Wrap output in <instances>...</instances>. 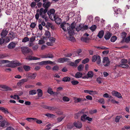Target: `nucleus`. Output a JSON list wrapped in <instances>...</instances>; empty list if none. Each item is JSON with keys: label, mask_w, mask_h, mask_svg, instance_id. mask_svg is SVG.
Here are the masks:
<instances>
[{"label": "nucleus", "mask_w": 130, "mask_h": 130, "mask_svg": "<svg viewBox=\"0 0 130 130\" xmlns=\"http://www.w3.org/2000/svg\"><path fill=\"white\" fill-rule=\"evenodd\" d=\"M59 69V67L57 66H54L52 68L53 70L58 71Z\"/></svg>", "instance_id": "e2e57ef3"}, {"label": "nucleus", "mask_w": 130, "mask_h": 130, "mask_svg": "<svg viewBox=\"0 0 130 130\" xmlns=\"http://www.w3.org/2000/svg\"><path fill=\"white\" fill-rule=\"evenodd\" d=\"M38 95L39 97H41L43 95V91L41 89H39L37 90Z\"/></svg>", "instance_id": "393cba45"}, {"label": "nucleus", "mask_w": 130, "mask_h": 130, "mask_svg": "<svg viewBox=\"0 0 130 130\" xmlns=\"http://www.w3.org/2000/svg\"><path fill=\"white\" fill-rule=\"evenodd\" d=\"M89 61V59L88 58H86L85 59H84L82 61V63L83 64H85L88 62Z\"/></svg>", "instance_id": "09e8293b"}, {"label": "nucleus", "mask_w": 130, "mask_h": 130, "mask_svg": "<svg viewBox=\"0 0 130 130\" xmlns=\"http://www.w3.org/2000/svg\"><path fill=\"white\" fill-rule=\"evenodd\" d=\"M23 68L26 71H28L30 69V66H24Z\"/></svg>", "instance_id": "473e14b6"}, {"label": "nucleus", "mask_w": 130, "mask_h": 130, "mask_svg": "<svg viewBox=\"0 0 130 130\" xmlns=\"http://www.w3.org/2000/svg\"><path fill=\"white\" fill-rule=\"evenodd\" d=\"M102 62L103 63V65L105 67L109 66L110 63L109 59L108 57H106L103 58Z\"/></svg>", "instance_id": "39448f33"}, {"label": "nucleus", "mask_w": 130, "mask_h": 130, "mask_svg": "<svg viewBox=\"0 0 130 130\" xmlns=\"http://www.w3.org/2000/svg\"><path fill=\"white\" fill-rule=\"evenodd\" d=\"M11 68H14L17 66H20L21 65L20 63L16 62L14 61H11Z\"/></svg>", "instance_id": "2eb2a0df"}, {"label": "nucleus", "mask_w": 130, "mask_h": 130, "mask_svg": "<svg viewBox=\"0 0 130 130\" xmlns=\"http://www.w3.org/2000/svg\"><path fill=\"white\" fill-rule=\"evenodd\" d=\"M87 75L88 78L92 77L93 75V72L92 71H89L88 72Z\"/></svg>", "instance_id": "c756f323"}, {"label": "nucleus", "mask_w": 130, "mask_h": 130, "mask_svg": "<svg viewBox=\"0 0 130 130\" xmlns=\"http://www.w3.org/2000/svg\"><path fill=\"white\" fill-rule=\"evenodd\" d=\"M117 39V37L116 36H113L110 39V41L112 42H114Z\"/></svg>", "instance_id": "c03bdc74"}, {"label": "nucleus", "mask_w": 130, "mask_h": 130, "mask_svg": "<svg viewBox=\"0 0 130 130\" xmlns=\"http://www.w3.org/2000/svg\"><path fill=\"white\" fill-rule=\"evenodd\" d=\"M111 93L113 96H116L117 94L118 93V92L116 91H112Z\"/></svg>", "instance_id": "052dcab7"}, {"label": "nucleus", "mask_w": 130, "mask_h": 130, "mask_svg": "<svg viewBox=\"0 0 130 130\" xmlns=\"http://www.w3.org/2000/svg\"><path fill=\"white\" fill-rule=\"evenodd\" d=\"M60 26L61 27L64 31H69L70 30V28L69 27V24L68 23H62Z\"/></svg>", "instance_id": "7ed1b4c3"}, {"label": "nucleus", "mask_w": 130, "mask_h": 130, "mask_svg": "<svg viewBox=\"0 0 130 130\" xmlns=\"http://www.w3.org/2000/svg\"><path fill=\"white\" fill-rule=\"evenodd\" d=\"M86 100V99L85 98H76L74 99V102L76 103H81Z\"/></svg>", "instance_id": "f8f14e48"}, {"label": "nucleus", "mask_w": 130, "mask_h": 130, "mask_svg": "<svg viewBox=\"0 0 130 130\" xmlns=\"http://www.w3.org/2000/svg\"><path fill=\"white\" fill-rule=\"evenodd\" d=\"M63 101L65 102H68L70 100L69 99L67 96H64L62 98Z\"/></svg>", "instance_id": "5fc2aeb1"}, {"label": "nucleus", "mask_w": 130, "mask_h": 130, "mask_svg": "<svg viewBox=\"0 0 130 130\" xmlns=\"http://www.w3.org/2000/svg\"><path fill=\"white\" fill-rule=\"evenodd\" d=\"M29 40V39L27 37H24L22 40V42L24 43H25Z\"/></svg>", "instance_id": "f704fd0d"}, {"label": "nucleus", "mask_w": 130, "mask_h": 130, "mask_svg": "<svg viewBox=\"0 0 130 130\" xmlns=\"http://www.w3.org/2000/svg\"><path fill=\"white\" fill-rule=\"evenodd\" d=\"M98 102L102 104H104L105 102L104 99H101L99 100Z\"/></svg>", "instance_id": "8fccbe9b"}, {"label": "nucleus", "mask_w": 130, "mask_h": 130, "mask_svg": "<svg viewBox=\"0 0 130 130\" xmlns=\"http://www.w3.org/2000/svg\"><path fill=\"white\" fill-rule=\"evenodd\" d=\"M97 27L95 25H93L90 28V29L92 31H94Z\"/></svg>", "instance_id": "37998d69"}, {"label": "nucleus", "mask_w": 130, "mask_h": 130, "mask_svg": "<svg viewBox=\"0 0 130 130\" xmlns=\"http://www.w3.org/2000/svg\"><path fill=\"white\" fill-rule=\"evenodd\" d=\"M0 110L4 113L5 114H8L9 113L8 109L7 108H5L3 107L0 106Z\"/></svg>", "instance_id": "5701e85b"}, {"label": "nucleus", "mask_w": 130, "mask_h": 130, "mask_svg": "<svg viewBox=\"0 0 130 130\" xmlns=\"http://www.w3.org/2000/svg\"><path fill=\"white\" fill-rule=\"evenodd\" d=\"M121 34L122 38L123 39L126 38L127 35V33L124 32H122Z\"/></svg>", "instance_id": "49530a36"}, {"label": "nucleus", "mask_w": 130, "mask_h": 130, "mask_svg": "<svg viewBox=\"0 0 130 130\" xmlns=\"http://www.w3.org/2000/svg\"><path fill=\"white\" fill-rule=\"evenodd\" d=\"M96 63L98 64H99L101 63V57L99 55H98V57L97 59Z\"/></svg>", "instance_id": "de8ad7c7"}, {"label": "nucleus", "mask_w": 130, "mask_h": 130, "mask_svg": "<svg viewBox=\"0 0 130 130\" xmlns=\"http://www.w3.org/2000/svg\"><path fill=\"white\" fill-rule=\"evenodd\" d=\"M55 12V10L54 9H50L49 10L47 11V14L48 15H49L50 17V15H53L54 16V13Z\"/></svg>", "instance_id": "6ab92c4d"}, {"label": "nucleus", "mask_w": 130, "mask_h": 130, "mask_svg": "<svg viewBox=\"0 0 130 130\" xmlns=\"http://www.w3.org/2000/svg\"><path fill=\"white\" fill-rule=\"evenodd\" d=\"M70 78L69 77H64L63 78L62 81L64 82H67L70 80Z\"/></svg>", "instance_id": "c9c22d12"}, {"label": "nucleus", "mask_w": 130, "mask_h": 130, "mask_svg": "<svg viewBox=\"0 0 130 130\" xmlns=\"http://www.w3.org/2000/svg\"><path fill=\"white\" fill-rule=\"evenodd\" d=\"M76 25V23L74 22L72 23L71 25L69 24V27L70 28V30L68 31V32L70 35H73L74 34V31L73 30V29L75 28Z\"/></svg>", "instance_id": "20e7f679"}, {"label": "nucleus", "mask_w": 130, "mask_h": 130, "mask_svg": "<svg viewBox=\"0 0 130 130\" xmlns=\"http://www.w3.org/2000/svg\"><path fill=\"white\" fill-rule=\"evenodd\" d=\"M54 18L55 21L57 24H60L61 21V19L59 17H56L55 15L54 16Z\"/></svg>", "instance_id": "dca6fc26"}, {"label": "nucleus", "mask_w": 130, "mask_h": 130, "mask_svg": "<svg viewBox=\"0 0 130 130\" xmlns=\"http://www.w3.org/2000/svg\"><path fill=\"white\" fill-rule=\"evenodd\" d=\"M74 126L78 128H80L82 127V124L81 122L79 121L75 122L73 123Z\"/></svg>", "instance_id": "9b49d317"}, {"label": "nucleus", "mask_w": 130, "mask_h": 130, "mask_svg": "<svg viewBox=\"0 0 130 130\" xmlns=\"http://www.w3.org/2000/svg\"><path fill=\"white\" fill-rule=\"evenodd\" d=\"M90 39L88 37H82L81 38V40L86 43H88Z\"/></svg>", "instance_id": "c85d7f7f"}, {"label": "nucleus", "mask_w": 130, "mask_h": 130, "mask_svg": "<svg viewBox=\"0 0 130 130\" xmlns=\"http://www.w3.org/2000/svg\"><path fill=\"white\" fill-rule=\"evenodd\" d=\"M3 37H2L0 38V45H2L5 43Z\"/></svg>", "instance_id": "0e129e2a"}, {"label": "nucleus", "mask_w": 130, "mask_h": 130, "mask_svg": "<svg viewBox=\"0 0 130 130\" xmlns=\"http://www.w3.org/2000/svg\"><path fill=\"white\" fill-rule=\"evenodd\" d=\"M45 35L46 37L47 38H49L51 36V35L50 32L48 31H46L45 33Z\"/></svg>", "instance_id": "4c0bfd02"}, {"label": "nucleus", "mask_w": 130, "mask_h": 130, "mask_svg": "<svg viewBox=\"0 0 130 130\" xmlns=\"http://www.w3.org/2000/svg\"><path fill=\"white\" fill-rule=\"evenodd\" d=\"M36 37L35 36H32L31 38H30V42H33L35 40Z\"/></svg>", "instance_id": "bf43d9fd"}, {"label": "nucleus", "mask_w": 130, "mask_h": 130, "mask_svg": "<svg viewBox=\"0 0 130 130\" xmlns=\"http://www.w3.org/2000/svg\"><path fill=\"white\" fill-rule=\"evenodd\" d=\"M4 41L5 43H8L10 41V38L9 37H6L4 38Z\"/></svg>", "instance_id": "79ce46f5"}, {"label": "nucleus", "mask_w": 130, "mask_h": 130, "mask_svg": "<svg viewBox=\"0 0 130 130\" xmlns=\"http://www.w3.org/2000/svg\"><path fill=\"white\" fill-rule=\"evenodd\" d=\"M21 49L22 53L25 55L31 54L32 51L28 47H22Z\"/></svg>", "instance_id": "f257e3e1"}, {"label": "nucleus", "mask_w": 130, "mask_h": 130, "mask_svg": "<svg viewBox=\"0 0 130 130\" xmlns=\"http://www.w3.org/2000/svg\"><path fill=\"white\" fill-rule=\"evenodd\" d=\"M114 10L115 13L117 14H120L121 12V10L120 8L117 9L116 10H115V9H114Z\"/></svg>", "instance_id": "ea45409f"}, {"label": "nucleus", "mask_w": 130, "mask_h": 130, "mask_svg": "<svg viewBox=\"0 0 130 130\" xmlns=\"http://www.w3.org/2000/svg\"><path fill=\"white\" fill-rule=\"evenodd\" d=\"M82 73L80 72H78L76 73L75 77L76 78H80L82 77Z\"/></svg>", "instance_id": "bb28decb"}, {"label": "nucleus", "mask_w": 130, "mask_h": 130, "mask_svg": "<svg viewBox=\"0 0 130 130\" xmlns=\"http://www.w3.org/2000/svg\"><path fill=\"white\" fill-rule=\"evenodd\" d=\"M0 87L3 89V90H1L4 91H10L12 90L11 89L7 86L4 85H0Z\"/></svg>", "instance_id": "6e6552de"}, {"label": "nucleus", "mask_w": 130, "mask_h": 130, "mask_svg": "<svg viewBox=\"0 0 130 130\" xmlns=\"http://www.w3.org/2000/svg\"><path fill=\"white\" fill-rule=\"evenodd\" d=\"M37 74L35 73H30L27 75V77L29 79H34L36 78Z\"/></svg>", "instance_id": "9d476101"}, {"label": "nucleus", "mask_w": 130, "mask_h": 130, "mask_svg": "<svg viewBox=\"0 0 130 130\" xmlns=\"http://www.w3.org/2000/svg\"><path fill=\"white\" fill-rule=\"evenodd\" d=\"M84 68V65L81 64L77 67V69L78 71L80 72L83 70Z\"/></svg>", "instance_id": "2f4dec72"}, {"label": "nucleus", "mask_w": 130, "mask_h": 130, "mask_svg": "<svg viewBox=\"0 0 130 130\" xmlns=\"http://www.w3.org/2000/svg\"><path fill=\"white\" fill-rule=\"evenodd\" d=\"M28 79H21L17 83V85L19 86H20L22 85L24 82H26L28 81Z\"/></svg>", "instance_id": "a211bd4d"}, {"label": "nucleus", "mask_w": 130, "mask_h": 130, "mask_svg": "<svg viewBox=\"0 0 130 130\" xmlns=\"http://www.w3.org/2000/svg\"><path fill=\"white\" fill-rule=\"evenodd\" d=\"M8 32L6 30L3 29L1 34V36L2 37H4L7 35Z\"/></svg>", "instance_id": "b1692460"}, {"label": "nucleus", "mask_w": 130, "mask_h": 130, "mask_svg": "<svg viewBox=\"0 0 130 130\" xmlns=\"http://www.w3.org/2000/svg\"><path fill=\"white\" fill-rule=\"evenodd\" d=\"M98 55H94L92 57V61L93 62H94L96 61V60L98 58Z\"/></svg>", "instance_id": "e433bc0d"}, {"label": "nucleus", "mask_w": 130, "mask_h": 130, "mask_svg": "<svg viewBox=\"0 0 130 130\" xmlns=\"http://www.w3.org/2000/svg\"><path fill=\"white\" fill-rule=\"evenodd\" d=\"M45 115L49 118H54L55 117V116L54 115L50 113L45 114Z\"/></svg>", "instance_id": "7c9ffc66"}, {"label": "nucleus", "mask_w": 130, "mask_h": 130, "mask_svg": "<svg viewBox=\"0 0 130 130\" xmlns=\"http://www.w3.org/2000/svg\"><path fill=\"white\" fill-rule=\"evenodd\" d=\"M44 10H43V8H41L39 10V15L41 16L42 18L44 19L46 17V14H45L47 12H44Z\"/></svg>", "instance_id": "423d86ee"}, {"label": "nucleus", "mask_w": 130, "mask_h": 130, "mask_svg": "<svg viewBox=\"0 0 130 130\" xmlns=\"http://www.w3.org/2000/svg\"><path fill=\"white\" fill-rule=\"evenodd\" d=\"M8 123L5 120L0 121V127H5V125H8Z\"/></svg>", "instance_id": "4468645a"}, {"label": "nucleus", "mask_w": 130, "mask_h": 130, "mask_svg": "<svg viewBox=\"0 0 130 130\" xmlns=\"http://www.w3.org/2000/svg\"><path fill=\"white\" fill-rule=\"evenodd\" d=\"M130 41V35L126 38L125 40V41L126 43H128Z\"/></svg>", "instance_id": "6e6d98bb"}, {"label": "nucleus", "mask_w": 130, "mask_h": 130, "mask_svg": "<svg viewBox=\"0 0 130 130\" xmlns=\"http://www.w3.org/2000/svg\"><path fill=\"white\" fill-rule=\"evenodd\" d=\"M70 59L66 57L59 58L58 59V61L60 63H64L65 62L67 61L70 60Z\"/></svg>", "instance_id": "1a4fd4ad"}, {"label": "nucleus", "mask_w": 130, "mask_h": 130, "mask_svg": "<svg viewBox=\"0 0 130 130\" xmlns=\"http://www.w3.org/2000/svg\"><path fill=\"white\" fill-rule=\"evenodd\" d=\"M112 34L109 32H107L104 36V38L106 40H108L111 37L112 35Z\"/></svg>", "instance_id": "aec40b11"}, {"label": "nucleus", "mask_w": 130, "mask_h": 130, "mask_svg": "<svg viewBox=\"0 0 130 130\" xmlns=\"http://www.w3.org/2000/svg\"><path fill=\"white\" fill-rule=\"evenodd\" d=\"M70 35V36L69 38V40L72 41H74L75 40V38L74 37L72 36V35Z\"/></svg>", "instance_id": "4d7b16f0"}, {"label": "nucleus", "mask_w": 130, "mask_h": 130, "mask_svg": "<svg viewBox=\"0 0 130 130\" xmlns=\"http://www.w3.org/2000/svg\"><path fill=\"white\" fill-rule=\"evenodd\" d=\"M84 113V109L80 111H79L75 115L74 118L75 119H77L81 115Z\"/></svg>", "instance_id": "ddd939ff"}, {"label": "nucleus", "mask_w": 130, "mask_h": 130, "mask_svg": "<svg viewBox=\"0 0 130 130\" xmlns=\"http://www.w3.org/2000/svg\"><path fill=\"white\" fill-rule=\"evenodd\" d=\"M104 34V31L103 30H101L100 31L98 35L99 37L100 38H102Z\"/></svg>", "instance_id": "cd10ccee"}, {"label": "nucleus", "mask_w": 130, "mask_h": 130, "mask_svg": "<svg viewBox=\"0 0 130 130\" xmlns=\"http://www.w3.org/2000/svg\"><path fill=\"white\" fill-rule=\"evenodd\" d=\"M120 117L119 116H117L115 119V121L116 122H119V121Z\"/></svg>", "instance_id": "774afa93"}, {"label": "nucleus", "mask_w": 130, "mask_h": 130, "mask_svg": "<svg viewBox=\"0 0 130 130\" xmlns=\"http://www.w3.org/2000/svg\"><path fill=\"white\" fill-rule=\"evenodd\" d=\"M87 115H82L81 118V120L83 121H85V120H86V117H87Z\"/></svg>", "instance_id": "a19ab883"}, {"label": "nucleus", "mask_w": 130, "mask_h": 130, "mask_svg": "<svg viewBox=\"0 0 130 130\" xmlns=\"http://www.w3.org/2000/svg\"><path fill=\"white\" fill-rule=\"evenodd\" d=\"M28 59L29 60H39L40 59V58H38L34 56H32L31 55L28 56Z\"/></svg>", "instance_id": "a878e982"}, {"label": "nucleus", "mask_w": 130, "mask_h": 130, "mask_svg": "<svg viewBox=\"0 0 130 130\" xmlns=\"http://www.w3.org/2000/svg\"><path fill=\"white\" fill-rule=\"evenodd\" d=\"M90 95H93L97 94V91H95L91 90Z\"/></svg>", "instance_id": "69168bd1"}, {"label": "nucleus", "mask_w": 130, "mask_h": 130, "mask_svg": "<svg viewBox=\"0 0 130 130\" xmlns=\"http://www.w3.org/2000/svg\"><path fill=\"white\" fill-rule=\"evenodd\" d=\"M29 93L30 95H34L37 93V91L35 90H30L29 91Z\"/></svg>", "instance_id": "72a5a7b5"}, {"label": "nucleus", "mask_w": 130, "mask_h": 130, "mask_svg": "<svg viewBox=\"0 0 130 130\" xmlns=\"http://www.w3.org/2000/svg\"><path fill=\"white\" fill-rule=\"evenodd\" d=\"M54 57L53 55L51 54H48L45 55H42V58H52Z\"/></svg>", "instance_id": "412c9836"}, {"label": "nucleus", "mask_w": 130, "mask_h": 130, "mask_svg": "<svg viewBox=\"0 0 130 130\" xmlns=\"http://www.w3.org/2000/svg\"><path fill=\"white\" fill-rule=\"evenodd\" d=\"M43 3L42 7L45 8L44 9L43 8V10H44V12H47L48 8L51 6L52 2H51L50 1H47Z\"/></svg>", "instance_id": "f03ea898"}, {"label": "nucleus", "mask_w": 130, "mask_h": 130, "mask_svg": "<svg viewBox=\"0 0 130 130\" xmlns=\"http://www.w3.org/2000/svg\"><path fill=\"white\" fill-rule=\"evenodd\" d=\"M53 62L50 60H45L38 62L37 63L40 65H46L48 64H52Z\"/></svg>", "instance_id": "0eeeda50"}, {"label": "nucleus", "mask_w": 130, "mask_h": 130, "mask_svg": "<svg viewBox=\"0 0 130 130\" xmlns=\"http://www.w3.org/2000/svg\"><path fill=\"white\" fill-rule=\"evenodd\" d=\"M122 67L123 68H128V64L126 63H122L121 64Z\"/></svg>", "instance_id": "864d4df0"}, {"label": "nucleus", "mask_w": 130, "mask_h": 130, "mask_svg": "<svg viewBox=\"0 0 130 130\" xmlns=\"http://www.w3.org/2000/svg\"><path fill=\"white\" fill-rule=\"evenodd\" d=\"M36 4L35 2H32L31 3L30 5V6L32 8H34L36 5Z\"/></svg>", "instance_id": "680f3d73"}, {"label": "nucleus", "mask_w": 130, "mask_h": 130, "mask_svg": "<svg viewBox=\"0 0 130 130\" xmlns=\"http://www.w3.org/2000/svg\"><path fill=\"white\" fill-rule=\"evenodd\" d=\"M88 28V27L87 25H84L82 27H81V30L82 31H83L87 29Z\"/></svg>", "instance_id": "603ef678"}, {"label": "nucleus", "mask_w": 130, "mask_h": 130, "mask_svg": "<svg viewBox=\"0 0 130 130\" xmlns=\"http://www.w3.org/2000/svg\"><path fill=\"white\" fill-rule=\"evenodd\" d=\"M15 43L13 42H11L8 46V47L10 49H12L14 48L15 46Z\"/></svg>", "instance_id": "4be33fe9"}, {"label": "nucleus", "mask_w": 130, "mask_h": 130, "mask_svg": "<svg viewBox=\"0 0 130 130\" xmlns=\"http://www.w3.org/2000/svg\"><path fill=\"white\" fill-rule=\"evenodd\" d=\"M34 121L36 122L37 124H40L42 123V121L40 120H38L37 119L34 118Z\"/></svg>", "instance_id": "a18cd8bd"}, {"label": "nucleus", "mask_w": 130, "mask_h": 130, "mask_svg": "<svg viewBox=\"0 0 130 130\" xmlns=\"http://www.w3.org/2000/svg\"><path fill=\"white\" fill-rule=\"evenodd\" d=\"M8 36L11 40H13L15 37L16 33L11 31L9 33Z\"/></svg>", "instance_id": "f3484780"}, {"label": "nucleus", "mask_w": 130, "mask_h": 130, "mask_svg": "<svg viewBox=\"0 0 130 130\" xmlns=\"http://www.w3.org/2000/svg\"><path fill=\"white\" fill-rule=\"evenodd\" d=\"M35 118H28L26 119L29 122H31L32 120L34 121Z\"/></svg>", "instance_id": "338daca9"}, {"label": "nucleus", "mask_w": 130, "mask_h": 130, "mask_svg": "<svg viewBox=\"0 0 130 130\" xmlns=\"http://www.w3.org/2000/svg\"><path fill=\"white\" fill-rule=\"evenodd\" d=\"M52 89L50 87H48L47 89V92L51 94H52L54 93L53 91L52 90Z\"/></svg>", "instance_id": "58836bf2"}, {"label": "nucleus", "mask_w": 130, "mask_h": 130, "mask_svg": "<svg viewBox=\"0 0 130 130\" xmlns=\"http://www.w3.org/2000/svg\"><path fill=\"white\" fill-rule=\"evenodd\" d=\"M64 117L63 116H61L60 117H58L57 119L58 122H61L63 119Z\"/></svg>", "instance_id": "3c124183"}, {"label": "nucleus", "mask_w": 130, "mask_h": 130, "mask_svg": "<svg viewBox=\"0 0 130 130\" xmlns=\"http://www.w3.org/2000/svg\"><path fill=\"white\" fill-rule=\"evenodd\" d=\"M71 83L73 85H75L78 84L79 83V82L77 81L73 80L71 81Z\"/></svg>", "instance_id": "13d9d810"}]
</instances>
